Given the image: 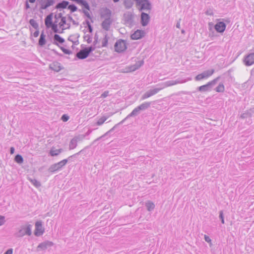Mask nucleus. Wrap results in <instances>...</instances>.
<instances>
[{"mask_svg": "<svg viewBox=\"0 0 254 254\" xmlns=\"http://www.w3.org/2000/svg\"><path fill=\"white\" fill-rule=\"evenodd\" d=\"M220 78V77L218 76L211 81H209L207 84L198 87V90L200 92L209 91L212 89L215 90L217 92H223L224 90V86L222 83H220L217 87H215Z\"/></svg>", "mask_w": 254, "mask_h": 254, "instance_id": "obj_1", "label": "nucleus"}, {"mask_svg": "<svg viewBox=\"0 0 254 254\" xmlns=\"http://www.w3.org/2000/svg\"><path fill=\"white\" fill-rule=\"evenodd\" d=\"M31 228V224L22 225L20 227L19 231L15 234V236L18 238L22 237L25 235L30 236L32 234Z\"/></svg>", "mask_w": 254, "mask_h": 254, "instance_id": "obj_2", "label": "nucleus"}, {"mask_svg": "<svg viewBox=\"0 0 254 254\" xmlns=\"http://www.w3.org/2000/svg\"><path fill=\"white\" fill-rule=\"evenodd\" d=\"M56 3V0H41L36 2V6L39 7V10L42 12L43 10L53 6Z\"/></svg>", "mask_w": 254, "mask_h": 254, "instance_id": "obj_3", "label": "nucleus"}, {"mask_svg": "<svg viewBox=\"0 0 254 254\" xmlns=\"http://www.w3.org/2000/svg\"><path fill=\"white\" fill-rule=\"evenodd\" d=\"M136 5L139 6L138 8L139 11L150 10L152 8L151 2L149 0H138L136 2Z\"/></svg>", "mask_w": 254, "mask_h": 254, "instance_id": "obj_4", "label": "nucleus"}, {"mask_svg": "<svg viewBox=\"0 0 254 254\" xmlns=\"http://www.w3.org/2000/svg\"><path fill=\"white\" fill-rule=\"evenodd\" d=\"M114 48L116 52L119 53L123 52L127 48L126 41L122 39L117 40L115 44Z\"/></svg>", "mask_w": 254, "mask_h": 254, "instance_id": "obj_5", "label": "nucleus"}, {"mask_svg": "<svg viewBox=\"0 0 254 254\" xmlns=\"http://www.w3.org/2000/svg\"><path fill=\"white\" fill-rule=\"evenodd\" d=\"M124 18L125 20V24L130 27L134 25V14L130 11H127L124 13Z\"/></svg>", "mask_w": 254, "mask_h": 254, "instance_id": "obj_6", "label": "nucleus"}, {"mask_svg": "<svg viewBox=\"0 0 254 254\" xmlns=\"http://www.w3.org/2000/svg\"><path fill=\"white\" fill-rule=\"evenodd\" d=\"M67 159H64L60 162L52 165L49 169V171L50 172H54L61 169L63 166H64L67 162Z\"/></svg>", "mask_w": 254, "mask_h": 254, "instance_id": "obj_7", "label": "nucleus"}, {"mask_svg": "<svg viewBox=\"0 0 254 254\" xmlns=\"http://www.w3.org/2000/svg\"><path fill=\"white\" fill-rule=\"evenodd\" d=\"M223 21L217 22L214 25V29L218 33H223L225 31L226 24L224 21L229 22L228 19H223Z\"/></svg>", "mask_w": 254, "mask_h": 254, "instance_id": "obj_8", "label": "nucleus"}, {"mask_svg": "<svg viewBox=\"0 0 254 254\" xmlns=\"http://www.w3.org/2000/svg\"><path fill=\"white\" fill-rule=\"evenodd\" d=\"M214 71L215 70L213 69L204 71L201 73L196 75L194 79L196 81H199L203 79L207 78L208 77L212 75L214 72Z\"/></svg>", "mask_w": 254, "mask_h": 254, "instance_id": "obj_9", "label": "nucleus"}, {"mask_svg": "<svg viewBox=\"0 0 254 254\" xmlns=\"http://www.w3.org/2000/svg\"><path fill=\"white\" fill-rule=\"evenodd\" d=\"M243 62L247 66L254 64V53H251L246 55L244 58Z\"/></svg>", "mask_w": 254, "mask_h": 254, "instance_id": "obj_10", "label": "nucleus"}, {"mask_svg": "<svg viewBox=\"0 0 254 254\" xmlns=\"http://www.w3.org/2000/svg\"><path fill=\"white\" fill-rule=\"evenodd\" d=\"M44 232V229L42 226V223L41 221H37L35 223V230L34 234L36 236H40Z\"/></svg>", "mask_w": 254, "mask_h": 254, "instance_id": "obj_11", "label": "nucleus"}, {"mask_svg": "<svg viewBox=\"0 0 254 254\" xmlns=\"http://www.w3.org/2000/svg\"><path fill=\"white\" fill-rule=\"evenodd\" d=\"M113 22V20L111 17L104 18L101 23L102 28L106 31H109Z\"/></svg>", "mask_w": 254, "mask_h": 254, "instance_id": "obj_12", "label": "nucleus"}, {"mask_svg": "<svg viewBox=\"0 0 254 254\" xmlns=\"http://www.w3.org/2000/svg\"><path fill=\"white\" fill-rule=\"evenodd\" d=\"M57 16H58V18H61V22L59 23V25L60 28H62V30L64 31V30L66 29L64 27V25L66 24V17L65 16H63L62 13H59L58 14L55 15L54 17L56 19V20H58Z\"/></svg>", "mask_w": 254, "mask_h": 254, "instance_id": "obj_13", "label": "nucleus"}, {"mask_svg": "<svg viewBox=\"0 0 254 254\" xmlns=\"http://www.w3.org/2000/svg\"><path fill=\"white\" fill-rule=\"evenodd\" d=\"M83 138V137L81 136H78L73 137L69 142V149L71 150L75 148L77 146V142L79 141H81Z\"/></svg>", "mask_w": 254, "mask_h": 254, "instance_id": "obj_14", "label": "nucleus"}, {"mask_svg": "<svg viewBox=\"0 0 254 254\" xmlns=\"http://www.w3.org/2000/svg\"><path fill=\"white\" fill-rule=\"evenodd\" d=\"M145 35V32L142 30H137L130 36L132 40H138L141 39Z\"/></svg>", "mask_w": 254, "mask_h": 254, "instance_id": "obj_15", "label": "nucleus"}, {"mask_svg": "<svg viewBox=\"0 0 254 254\" xmlns=\"http://www.w3.org/2000/svg\"><path fill=\"white\" fill-rule=\"evenodd\" d=\"M54 245V243L50 241H45L40 243L37 247V251L41 250H46L48 247H52Z\"/></svg>", "mask_w": 254, "mask_h": 254, "instance_id": "obj_16", "label": "nucleus"}, {"mask_svg": "<svg viewBox=\"0 0 254 254\" xmlns=\"http://www.w3.org/2000/svg\"><path fill=\"white\" fill-rule=\"evenodd\" d=\"M150 16L148 14L142 12L141 13V24L143 26H146L150 20Z\"/></svg>", "mask_w": 254, "mask_h": 254, "instance_id": "obj_17", "label": "nucleus"}, {"mask_svg": "<svg viewBox=\"0 0 254 254\" xmlns=\"http://www.w3.org/2000/svg\"><path fill=\"white\" fill-rule=\"evenodd\" d=\"M89 53H87L85 48L80 50L76 54V57L80 60H84L89 56Z\"/></svg>", "mask_w": 254, "mask_h": 254, "instance_id": "obj_18", "label": "nucleus"}, {"mask_svg": "<svg viewBox=\"0 0 254 254\" xmlns=\"http://www.w3.org/2000/svg\"><path fill=\"white\" fill-rule=\"evenodd\" d=\"M100 16L102 18L111 17L112 11L107 7L103 8L101 11Z\"/></svg>", "mask_w": 254, "mask_h": 254, "instance_id": "obj_19", "label": "nucleus"}, {"mask_svg": "<svg viewBox=\"0 0 254 254\" xmlns=\"http://www.w3.org/2000/svg\"><path fill=\"white\" fill-rule=\"evenodd\" d=\"M53 13L48 14L45 19V24L47 28H50L54 23L53 22Z\"/></svg>", "mask_w": 254, "mask_h": 254, "instance_id": "obj_20", "label": "nucleus"}, {"mask_svg": "<svg viewBox=\"0 0 254 254\" xmlns=\"http://www.w3.org/2000/svg\"><path fill=\"white\" fill-rule=\"evenodd\" d=\"M53 40H54V41H53V43L56 45L58 46L59 47H60L59 46V44H62L65 41L64 39L63 38H62L59 35H58L57 34H55L54 35Z\"/></svg>", "mask_w": 254, "mask_h": 254, "instance_id": "obj_21", "label": "nucleus"}, {"mask_svg": "<svg viewBox=\"0 0 254 254\" xmlns=\"http://www.w3.org/2000/svg\"><path fill=\"white\" fill-rule=\"evenodd\" d=\"M69 2L66 0H63L60 2H58L55 6V8L57 9H65L66 8Z\"/></svg>", "mask_w": 254, "mask_h": 254, "instance_id": "obj_22", "label": "nucleus"}, {"mask_svg": "<svg viewBox=\"0 0 254 254\" xmlns=\"http://www.w3.org/2000/svg\"><path fill=\"white\" fill-rule=\"evenodd\" d=\"M50 68L56 72L60 71L63 68L61 65V64L59 62H54L50 65Z\"/></svg>", "mask_w": 254, "mask_h": 254, "instance_id": "obj_23", "label": "nucleus"}, {"mask_svg": "<svg viewBox=\"0 0 254 254\" xmlns=\"http://www.w3.org/2000/svg\"><path fill=\"white\" fill-rule=\"evenodd\" d=\"M254 114V107L250 109L249 110L246 111L245 113L241 115V118L243 119L250 118Z\"/></svg>", "mask_w": 254, "mask_h": 254, "instance_id": "obj_24", "label": "nucleus"}, {"mask_svg": "<svg viewBox=\"0 0 254 254\" xmlns=\"http://www.w3.org/2000/svg\"><path fill=\"white\" fill-rule=\"evenodd\" d=\"M140 110L138 109V107H136L135 108H134L133 110V111L129 115H128L127 116V117L124 120H123L122 122H121L120 124L123 123V122L127 118H129L131 117L137 116V115H138L140 113Z\"/></svg>", "mask_w": 254, "mask_h": 254, "instance_id": "obj_25", "label": "nucleus"}, {"mask_svg": "<svg viewBox=\"0 0 254 254\" xmlns=\"http://www.w3.org/2000/svg\"><path fill=\"white\" fill-rule=\"evenodd\" d=\"M58 20H55L54 22V23L50 26V28H52V30L56 33H63V31L62 30V31H60L58 29V25L57 24Z\"/></svg>", "mask_w": 254, "mask_h": 254, "instance_id": "obj_26", "label": "nucleus"}, {"mask_svg": "<svg viewBox=\"0 0 254 254\" xmlns=\"http://www.w3.org/2000/svg\"><path fill=\"white\" fill-rule=\"evenodd\" d=\"M46 42V35L44 34V32L43 31L40 35V38L39 40L38 43H39V46H40L41 47H42L45 45Z\"/></svg>", "mask_w": 254, "mask_h": 254, "instance_id": "obj_27", "label": "nucleus"}, {"mask_svg": "<svg viewBox=\"0 0 254 254\" xmlns=\"http://www.w3.org/2000/svg\"><path fill=\"white\" fill-rule=\"evenodd\" d=\"M134 0H124L123 4L127 9H130L133 5Z\"/></svg>", "mask_w": 254, "mask_h": 254, "instance_id": "obj_28", "label": "nucleus"}, {"mask_svg": "<svg viewBox=\"0 0 254 254\" xmlns=\"http://www.w3.org/2000/svg\"><path fill=\"white\" fill-rule=\"evenodd\" d=\"M63 151V149H56L53 147L50 150V154L52 156H58L60 153Z\"/></svg>", "mask_w": 254, "mask_h": 254, "instance_id": "obj_29", "label": "nucleus"}, {"mask_svg": "<svg viewBox=\"0 0 254 254\" xmlns=\"http://www.w3.org/2000/svg\"><path fill=\"white\" fill-rule=\"evenodd\" d=\"M79 37V34H77L76 35H70L68 38V40L71 42L74 45H77L79 43L78 40H77L76 41H74V40L76 39H78Z\"/></svg>", "mask_w": 254, "mask_h": 254, "instance_id": "obj_30", "label": "nucleus"}, {"mask_svg": "<svg viewBox=\"0 0 254 254\" xmlns=\"http://www.w3.org/2000/svg\"><path fill=\"white\" fill-rule=\"evenodd\" d=\"M161 89L159 88H154L150 89L147 92L145 93L144 95H154L157 94Z\"/></svg>", "mask_w": 254, "mask_h": 254, "instance_id": "obj_31", "label": "nucleus"}, {"mask_svg": "<svg viewBox=\"0 0 254 254\" xmlns=\"http://www.w3.org/2000/svg\"><path fill=\"white\" fill-rule=\"evenodd\" d=\"M145 206L147 208V210L149 211H152V210L154 209L155 207V205L154 203L150 201H147L145 203Z\"/></svg>", "mask_w": 254, "mask_h": 254, "instance_id": "obj_32", "label": "nucleus"}, {"mask_svg": "<svg viewBox=\"0 0 254 254\" xmlns=\"http://www.w3.org/2000/svg\"><path fill=\"white\" fill-rule=\"evenodd\" d=\"M150 104L151 103L150 102H145L137 107H138V109L141 111L147 109L150 106Z\"/></svg>", "mask_w": 254, "mask_h": 254, "instance_id": "obj_33", "label": "nucleus"}, {"mask_svg": "<svg viewBox=\"0 0 254 254\" xmlns=\"http://www.w3.org/2000/svg\"><path fill=\"white\" fill-rule=\"evenodd\" d=\"M28 179L36 188H38L41 186V183L37 180L30 178H28Z\"/></svg>", "mask_w": 254, "mask_h": 254, "instance_id": "obj_34", "label": "nucleus"}, {"mask_svg": "<svg viewBox=\"0 0 254 254\" xmlns=\"http://www.w3.org/2000/svg\"><path fill=\"white\" fill-rule=\"evenodd\" d=\"M29 24L35 29H39V25L37 22L33 19H31L29 21Z\"/></svg>", "mask_w": 254, "mask_h": 254, "instance_id": "obj_35", "label": "nucleus"}, {"mask_svg": "<svg viewBox=\"0 0 254 254\" xmlns=\"http://www.w3.org/2000/svg\"><path fill=\"white\" fill-rule=\"evenodd\" d=\"M109 117L107 116H103L100 118L96 123L97 125L101 126L102 125L108 118Z\"/></svg>", "mask_w": 254, "mask_h": 254, "instance_id": "obj_36", "label": "nucleus"}, {"mask_svg": "<svg viewBox=\"0 0 254 254\" xmlns=\"http://www.w3.org/2000/svg\"><path fill=\"white\" fill-rule=\"evenodd\" d=\"M108 39L109 37H108L107 34H105V36L104 38L102 40V47H107L108 43Z\"/></svg>", "mask_w": 254, "mask_h": 254, "instance_id": "obj_37", "label": "nucleus"}, {"mask_svg": "<svg viewBox=\"0 0 254 254\" xmlns=\"http://www.w3.org/2000/svg\"><path fill=\"white\" fill-rule=\"evenodd\" d=\"M14 161L18 164H22L23 162V159L21 155L17 154L14 158Z\"/></svg>", "mask_w": 254, "mask_h": 254, "instance_id": "obj_38", "label": "nucleus"}, {"mask_svg": "<svg viewBox=\"0 0 254 254\" xmlns=\"http://www.w3.org/2000/svg\"><path fill=\"white\" fill-rule=\"evenodd\" d=\"M67 8L70 10L71 13L74 12L78 10L77 7L74 4H68Z\"/></svg>", "mask_w": 254, "mask_h": 254, "instance_id": "obj_39", "label": "nucleus"}, {"mask_svg": "<svg viewBox=\"0 0 254 254\" xmlns=\"http://www.w3.org/2000/svg\"><path fill=\"white\" fill-rule=\"evenodd\" d=\"M78 11L80 12L83 13L85 15V16H86L88 18H89L90 19H92L91 16L90 15V13L87 10H86L85 9H82V10L79 9Z\"/></svg>", "mask_w": 254, "mask_h": 254, "instance_id": "obj_40", "label": "nucleus"}, {"mask_svg": "<svg viewBox=\"0 0 254 254\" xmlns=\"http://www.w3.org/2000/svg\"><path fill=\"white\" fill-rule=\"evenodd\" d=\"M86 50L87 51V53H89V55H90V54L91 53H92L93 51H94L95 49H96V47L95 46H89L88 47H86L85 48Z\"/></svg>", "mask_w": 254, "mask_h": 254, "instance_id": "obj_41", "label": "nucleus"}, {"mask_svg": "<svg viewBox=\"0 0 254 254\" xmlns=\"http://www.w3.org/2000/svg\"><path fill=\"white\" fill-rule=\"evenodd\" d=\"M60 48L61 50L63 51V52L65 54L70 55L72 53L71 51H70L68 49H65V48H64L63 47H60Z\"/></svg>", "mask_w": 254, "mask_h": 254, "instance_id": "obj_42", "label": "nucleus"}, {"mask_svg": "<svg viewBox=\"0 0 254 254\" xmlns=\"http://www.w3.org/2000/svg\"><path fill=\"white\" fill-rule=\"evenodd\" d=\"M67 19L68 20H69L70 22H71L72 23V24L73 25H78L79 24V23L78 22H76L73 18L72 17L69 15H68L67 16Z\"/></svg>", "mask_w": 254, "mask_h": 254, "instance_id": "obj_43", "label": "nucleus"}, {"mask_svg": "<svg viewBox=\"0 0 254 254\" xmlns=\"http://www.w3.org/2000/svg\"><path fill=\"white\" fill-rule=\"evenodd\" d=\"M84 40H86L87 43L90 44L92 42V37L88 34L84 36Z\"/></svg>", "mask_w": 254, "mask_h": 254, "instance_id": "obj_44", "label": "nucleus"}, {"mask_svg": "<svg viewBox=\"0 0 254 254\" xmlns=\"http://www.w3.org/2000/svg\"><path fill=\"white\" fill-rule=\"evenodd\" d=\"M143 64L144 62L143 61H139L135 64V66L138 69Z\"/></svg>", "mask_w": 254, "mask_h": 254, "instance_id": "obj_45", "label": "nucleus"}, {"mask_svg": "<svg viewBox=\"0 0 254 254\" xmlns=\"http://www.w3.org/2000/svg\"><path fill=\"white\" fill-rule=\"evenodd\" d=\"M219 218L221 219V223L222 224H224L225 222L223 216V212L222 210L219 212Z\"/></svg>", "mask_w": 254, "mask_h": 254, "instance_id": "obj_46", "label": "nucleus"}, {"mask_svg": "<svg viewBox=\"0 0 254 254\" xmlns=\"http://www.w3.org/2000/svg\"><path fill=\"white\" fill-rule=\"evenodd\" d=\"M98 35L97 33H96L95 34V36H94V41L93 42V45L94 46H96V45L98 43Z\"/></svg>", "mask_w": 254, "mask_h": 254, "instance_id": "obj_47", "label": "nucleus"}, {"mask_svg": "<svg viewBox=\"0 0 254 254\" xmlns=\"http://www.w3.org/2000/svg\"><path fill=\"white\" fill-rule=\"evenodd\" d=\"M181 82H180L179 81H169L168 82V85L169 86H171V85H173L174 84H176L177 83H181Z\"/></svg>", "mask_w": 254, "mask_h": 254, "instance_id": "obj_48", "label": "nucleus"}, {"mask_svg": "<svg viewBox=\"0 0 254 254\" xmlns=\"http://www.w3.org/2000/svg\"><path fill=\"white\" fill-rule=\"evenodd\" d=\"M5 223V217L3 216L0 215V226Z\"/></svg>", "mask_w": 254, "mask_h": 254, "instance_id": "obj_49", "label": "nucleus"}, {"mask_svg": "<svg viewBox=\"0 0 254 254\" xmlns=\"http://www.w3.org/2000/svg\"><path fill=\"white\" fill-rule=\"evenodd\" d=\"M205 14L206 15H210V16H212L213 15V11L212 9H207L206 11H205Z\"/></svg>", "mask_w": 254, "mask_h": 254, "instance_id": "obj_50", "label": "nucleus"}, {"mask_svg": "<svg viewBox=\"0 0 254 254\" xmlns=\"http://www.w3.org/2000/svg\"><path fill=\"white\" fill-rule=\"evenodd\" d=\"M68 119H69L68 116H67L65 114L63 115L62 117V120L64 122H66L68 120Z\"/></svg>", "mask_w": 254, "mask_h": 254, "instance_id": "obj_51", "label": "nucleus"}, {"mask_svg": "<svg viewBox=\"0 0 254 254\" xmlns=\"http://www.w3.org/2000/svg\"><path fill=\"white\" fill-rule=\"evenodd\" d=\"M138 68H136V66H135V64L132 65H131L129 67V71H134L135 70H136V69H137Z\"/></svg>", "mask_w": 254, "mask_h": 254, "instance_id": "obj_52", "label": "nucleus"}, {"mask_svg": "<svg viewBox=\"0 0 254 254\" xmlns=\"http://www.w3.org/2000/svg\"><path fill=\"white\" fill-rule=\"evenodd\" d=\"M204 240L207 243L211 244V240L208 236H207L206 235H204Z\"/></svg>", "mask_w": 254, "mask_h": 254, "instance_id": "obj_53", "label": "nucleus"}, {"mask_svg": "<svg viewBox=\"0 0 254 254\" xmlns=\"http://www.w3.org/2000/svg\"><path fill=\"white\" fill-rule=\"evenodd\" d=\"M39 31L38 29H36V30L33 33V36L34 37H37L39 36Z\"/></svg>", "mask_w": 254, "mask_h": 254, "instance_id": "obj_54", "label": "nucleus"}, {"mask_svg": "<svg viewBox=\"0 0 254 254\" xmlns=\"http://www.w3.org/2000/svg\"><path fill=\"white\" fill-rule=\"evenodd\" d=\"M13 253V250L12 249H9L8 250H7L4 254H12Z\"/></svg>", "mask_w": 254, "mask_h": 254, "instance_id": "obj_55", "label": "nucleus"}, {"mask_svg": "<svg viewBox=\"0 0 254 254\" xmlns=\"http://www.w3.org/2000/svg\"><path fill=\"white\" fill-rule=\"evenodd\" d=\"M87 28H88V32L90 33H92L93 31V28H92L91 25L90 24V25L87 26Z\"/></svg>", "mask_w": 254, "mask_h": 254, "instance_id": "obj_56", "label": "nucleus"}, {"mask_svg": "<svg viewBox=\"0 0 254 254\" xmlns=\"http://www.w3.org/2000/svg\"><path fill=\"white\" fill-rule=\"evenodd\" d=\"M30 5L29 4L28 2L27 1H26L25 2V8L26 9H28L29 8H30Z\"/></svg>", "mask_w": 254, "mask_h": 254, "instance_id": "obj_57", "label": "nucleus"}, {"mask_svg": "<svg viewBox=\"0 0 254 254\" xmlns=\"http://www.w3.org/2000/svg\"><path fill=\"white\" fill-rule=\"evenodd\" d=\"M52 51L53 52V53L55 54L60 56H62V54L59 53L56 50L53 49V50H52Z\"/></svg>", "mask_w": 254, "mask_h": 254, "instance_id": "obj_58", "label": "nucleus"}, {"mask_svg": "<svg viewBox=\"0 0 254 254\" xmlns=\"http://www.w3.org/2000/svg\"><path fill=\"white\" fill-rule=\"evenodd\" d=\"M14 150H15V149L13 147H10V154H13L14 152Z\"/></svg>", "mask_w": 254, "mask_h": 254, "instance_id": "obj_59", "label": "nucleus"}, {"mask_svg": "<svg viewBox=\"0 0 254 254\" xmlns=\"http://www.w3.org/2000/svg\"><path fill=\"white\" fill-rule=\"evenodd\" d=\"M83 24H86L87 25V26L91 24L89 21L88 20H86L85 22H83Z\"/></svg>", "mask_w": 254, "mask_h": 254, "instance_id": "obj_60", "label": "nucleus"}, {"mask_svg": "<svg viewBox=\"0 0 254 254\" xmlns=\"http://www.w3.org/2000/svg\"><path fill=\"white\" fill-rule=\"evenodd\" d=\"M109 92L108 91H104L101 95H108Z\"/></svg>", "mask_w": 254, "mask_h": 254, "instance_id": "obj_61", "label": "nucleus"}, {"mask_svg": "<svg viewBox=\"0 0 254 254\" xmlns=\"http://www.w3.org/2000/svg\"><path fill=\"white\" fill-rule=\"evenodd\" d=\"M176 27L178 28H180V22L178 21L176 24Z\"/></svg>", "mask_w": 254, "mask_h": 254, "instance_id": "obj_62", "label": "nucleus"}, {"mask_svg": "<svg viewBox=\"0 0 254 254\" xmlns=\"http://www.w3.org/2000/svg\"><path fill=\"white\" fill-rule=\"evenodd\" d=\"M82 150L80 151H79V152H78V153H76V154H74V155H73L71 156L70 157H73V156H76V155H78V154H79L82 152Z\"/></svg>", "mask_w": 254, "mask_h": 254, "instance_id": "obj_63", "label": "nucleus"}, {"mask_svg": "<svg viewBox=\"0 0 254 254\" xmlns=\"http://www.w3.org/2000/svg\"><path fill=\"white\" fill-rule=\"evenodd\" d=\"M67 25V27L65 28L66 29H69L70 27V23H66V24Z\"/></svg>", "mask_w": 254, "mask_h": 254, "instance_id": "obj_64", "label": "nucleus"}]
</instances>
